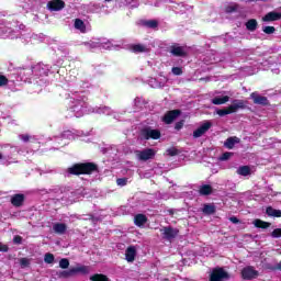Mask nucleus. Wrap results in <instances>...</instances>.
<instances>
[{
    "mask_svg": "<svg viewBox=\"0 0 281 281\" xmlns=\"http://www.w3.org/2000/svg\"><path fill=\"white\" fill-rule=\"evenodd\" d=\"M169 213H171V214H172V211H169Z\"/></svg>",
    "mask_w": 281,
    "mask_h": 281,
    "instance_id": "obj_51",
    "label": "nucleus"
},
{
    "mask_svg": "<svg viewBox=\"0 0 281 281\" xmlns=\"http://www.w3.org/2000/svg\"><path fill=\"white\" fill-rule=\"evenodd\" d=\"M11 205L13 207H23V204L25 203V194L23 193H16L11 196Z\"/></svg>",
    "mask_w": 281,
    "mask_h": 281,
    "instance_id": "obj_14",
    "label": "nucleus"
},
{
    "mask_svg": "<svg viewBox=\"0 0 281 281\" xmlns=\"http://www.w3.org/2000/svg\"><path fill=\"white\" fill-rule=\"evenodd\" d=\"M183 124H186V121H183V120L177 122L176 125H175V130L176 131H181V128H183Z\"/></svg>",
    "mask_w": 281,
    "mask_h": 281,
    "instance_id": "obj_44",
    "label": "nucleus"
},
{
    "mask_svg": "<svg viewBox=\"0 0 281 281\" xmlns=\"http://www.w3.org/2000/svg\"><path fill=\"white\" fill-rule=\"evenodd\" d=\"M3 159V154L0 153V161Z\"/></svg>",
    "mask_w": 281,
    "mask_h": 281,
    "instance_id": "obj_49",
    "label": "nucleus"
},
{
    "mask_svg": "<svg viewBox=\"0 0 281 281\" xmlns=\"http://www.w3.org/2000/svg\"><path fill=\"white\" fill-rule=\"evenodd\" d=\"M55 260L54 254L48 252L44 256V262H46V265H52Z\"/></svg>",
    "mask_w": 281,
    "mask_h": 281,
    "instance_id": "obj_32",
    "label": "nucleus"
},
{
    "mask_svg": "<svg viewBox=\"0 0 281 281\" xmlns=\"http://www.w3.org/2000/svg\"><path fill=\"white\" fill-rule=\"evenodd\" d=\"M211 128H212V122L206 121L204 124H202L200 127H198L193 132V137L195 139H199V137H203V135H205L207 131H210Z\"/></svg>",
    "mask_w": 281,
    "mask_h": 281,
    "instance_id": "obj_10",
    "label": "nucleus"
},
{
    "mask_svg": "<svg viewBox=\"0 0 281 281\" xmlns=\"http://www.w3.org/2000/svg\"><path fill=\"white\" fill-rule=\"evenodd\" d=\"M236 144H240V138L237 136H231L224 142V147L228 148V150H233Z\"/></svg>",
    "mask_w": 281,
    "mask_h": 281,
    "instance_id": "obj_17",
    "label": "nucleus"
},
{
    "mask_svg": "<svg viewBox=\"0 0 281 281\" xmlns=\"http://www.w3.org/2000/svg\"><path fill=\"white\" fill-rule=\"evenodd\" d=\"M254 225H255V227H257L258 229H269V227H271V223L265 222V221H262V220H255V221H254Z\"/></svg>",
    "mask_w": 281,
    "mask_h": 281,
    "instance_id": "obj_24",
    "label": "nucleus"
},
{
    "mask_svg": "<svg viewBox=\"0 0 281 281\" xmlns=\"http://www.w3.org/2000/svg\"><path fill=\"white\" fill-rule=\"evenodd\" d=\"M234 156V153L232 151H226L224 154H222V156L220 157V161H227L228 159H231Z\"/></svg>",
    "mask_w": 281,
    "mask_h": 281,
    "instance_id": "obj_33",
    "label": "nucleus"
},
{
    "mask_svg": "<svg viewBox=\"0 0 281 281\" xmlns=\"http://www.w3.org/2000/svg\"><path fill=\"white\" fill-rule=\"evenodd\" d=\"M132 52H134V54H144V52H147V49L146 46L142 44H134L132 45Z\"/></svg>",
    "mask_w": 281,
    "mask_h": 281,
    "instance_id": "obj_29",
    "label": "nucleus"
},
{
    "mask_svg": "<svg viewBox=\"0 0 281 281\" xmlns=\"http://www.w3.org/2000/svg\"><path fill=\"white\" fill-rule=\"evenodd\" d=\"M53 231L55 232V234L63 235L65 234V232H67V224L56 223L55 225H53Z\"/></svg>",
    "mask_w": 281,
    "mask_h": 281,
    "instance_id": "obj_21",
    "label": "nucleus"
},
{
    "mask_svg": "<svg viewBox=\"0 0 281 281\" xmlns=\"http://www.w3.org/2000/svg\"><path fill=\"white\" fill-rule=\"evenodd\" d=\"M8 82H10V80L8 79V77H5V75H0V87H5V86H8Z\"/></svg>",
    "mask_w": 281,
    "mask_h": 281,
    "instance_id": "obj_38",
    "label": "nucleus"
},
{
    "mask_svg": "<svg viewBox=\"0 0 281 281\" xmlns=\"http://www.w3.org/2000/svg\"><path fill=\"white\" fill-rule=\"evenodd\" d=\"M94 216L93 215H89V221H94Z\"/></svg>",
    "mask_w": 281,
    "mask_h": 281,
    "instance_id": "obj_48",
    "label": "nucleus"
},
{
    "mask_svg": "<svg viewBox=\"0 0 281 281\" xmlns=\"http://www.w3.org/2000/svg\"><path fill=\"white\" fill-rule=\"evenodd\" d=\"M258 276H260V273L258 272V270L254 269V266L245 267L241 270L243 280H256Z\"/></svg>",
    "mask_w": 281,
    "mask_h": 281,
    "instance_id": "obj_7",
    "label": "nucleus"
},
{
    "mask_svg": "<svg viewBox=\"0 0 281 281\" xmlns=\"http://www.w3.org/2000/svg\"><path fill=\"white\" fill-rule=\"evenodd\" d=\"M229 280V273L223 268H215L211 272L210 281Z\"/></svg>",
    "mask_w": 281,
    "mask_h": 281,
    "instance_id": "obj_6",
    "label": "nucleus"
},
{
    "mask_svg": "<svg viewBox=\"0 0 281 281\" xmlns=\"http://www.w3.org/2000/svg\"><path fill=\"white\" fill-rule=\"evenodd\" d=\"M20 267L22 268V269H25V267H30V259H27V258H21L20 259Z\"/></svg>",
    "mask_w": 281,
    "mask_h": 281,
    "instance_id": "obj_37",
    "label": "nucleus"
},
{
    "mask_svg": "<svg viewBox=\"0 0 281 281\" xmlns=\"http://www.w3.org/2000/svg\"><path fill=\"white\" fill-rule=\"evenodd\" d=\"M203 214L206 216H212V214H216V205L214 204H204L202 209Z\"/></svg>",
    "mask_w": 281,
    "mask_h": 281,
    "instance_id": "obj_19",
    "label": "nucleus"
},
{
    "mask_svg": "<svg viewBox=\"0 0 281 281\" xmlns=\"http://www.w3.org/2000/svg\"><path fill=\"white\" fill-rule=\"evenodd\" d=\"M250 99L254 104H259L260 106H269L271 104L267 97L260 95L258 92L250 93Z\"/></svg>",
    "mask_w": 281,
    "mask_h": 281,
    "instance_id": "obj_8",
    "label": "nucleus"
},
{
    "mask_svg": "<svg viewBox=\"0 0 281 281\" xmlns=\"http://www.w3.org/2000/svg\"><path fill=\"white\" fill-rule=\"evenodd\" d=\"M0 251H2L3 254H8V251H10V247H8V245L0 243Z\"/></svg>",
    "mask_w": 281,
    "mask_h": 281,
    "instance_id": "obj_45",
    "label": "nucleus"
},
{
    "mask_svg": "<svg viewBox=\"0 0 281 281\" xmlns=\"http://www.w3.org/2000/svg\"><path fill=\"white\" fill-rule=\"evenodd\" d=\"M77 273H83V276H87V273H89V268L87 266L75 267L70 268L69 270H63L57 273V276L58 278L67 280V278H74V276H76Z\"/></svg>",
    "mask_w": 281,
    "mask_h": 281,
    "instance_id": "obj_3",
    "label": "nucleus"
},
{
    "mask_svg": "<svg viewBox=\"0 0 281 281\" xmlns=\"http://www.w3.org/2000/svg\"><path fill=\"white\" fill-rule=\"evenodd\" d=\"M245 25L248 32H256V30H258V20L250 19L245 23Z\"/></svg>",
    "mask_w": 281,
    "mask_h": 281,
    "instance_id": "obj_20",
    "label": "nucleus"
},
{
    "mask_svg": "<svg viewBox=\"0 0 281 281\" xmlns=\"http://www.w3.org/2000/svg\"><path fill=\"white\" fill-rule=\"evenodd\" d=\"M135 256H137V249L135 246H130L125 250V260L128 262H135Z\"/></svg>",
    "mask_w": 281,
    "mask_h": 281,
    "instance_id": "obj_16",
    "label": "nucleus"
},
{
    "mask_svg": "<svg viewBox=\"0 0 281 281\" xmlns=\"http://www.w3.org/2000/svg\"><path fill=\"white\" fill-rule=\"evenodd\" d=\"M67 172L74 177H80L82 175L91 176L94 172H99L98 164L95 162H76L71 167L67 168Z\"/></svg>",
    "mask_w": 281,
    "mask_h": 281,
    "instance_id": "obj_1",
    "label": "nucleus"
},
{
    "mask_svg": "<svg viewBox=\"0 0 281 281\" xmlns=\"http://www.w3.org/2000/svg\"><path fill=\"white\" fill-rule=\"evenodd\" d=\"M273 269L277 271H281V262L277 263Z\"/></svg>",
    "mask_w": 281,
    "mask_h": 281,
    "instance_id": "obj_47",
    "label": "nucleus"
},
{
    "mask_svg": "<svg viewBox=\"0 0 281 281\" xmlns=\"http://www.w3.org/2000/svg\"><path fill=\"white\" fill-rule=\"evenodd\" d=\"M171 72L173 74V76H181V75H183V68L172 67Z\"/></svg>",
    "mask_w": 281,
    "mask_h": 281,
    "instance_id": "obj_36",
    "label": "nucleus"
},
{
    "mask_svg": "<svg viewBox=\"0 0 281 281\" xmlns=\"http://www.w3.org/2000/svg\"><path fill=\"white\" fill-rule=\"evenodd\" d=\"M267 216H272L273 218H281V210H276L272 206L266 209Z\"/></svg>",
    "mask_w": 281,
    "mask_h": 281,
    "instance_id": "obj_23",
    "label": "nucleus"
},
{
    "mask_svg": "<svg viewBox=\"0 0 281 281\" xmlns=\"http://www.w3.org/2000/svg\"><path fill=\"white\" fill-rule=\"evenodd\" d=\"M160 232H162V238H165V240H172V238L179 236V229L171 226L164 227Z\"/></svg>",
    "mask_w": 281,
    "mask_h": 281,
    "instance_id": "obj_11",
    "label": "nucleus"
},
{
    "mask_svg": "<svg viewBox=\"0 0 281 281\" xmlns=\"http://www.w3.org/2000/svg\"><path fill=\"white\" fill-rule=\"evenodd\" d=\"M212 192H213V189H212V186L210 184L201 186L199 189V194H201V196H210Z\"/></svg>",
    "mask_w": 281,
    "mask_h": 281,
    "instance_id": "obj_22",
    "label": "nucleus"
},
{
    "mask_svg": "<svg viewBox=\"0 0 281 281\" xmlns=\"http://www.w3.org/2000/svg\"><path fill=\"white\" fill-rule=\"evenodd\" d=\"M237 175H240L241 177H249L251 175V167L249 166H241L237 169Z\"/></svg>",
    "mask_w": 281,
    "mask_h": 281,
    "instance_id": "obj_26",
    "label": "nucleus"
},
{
    "mask_svg": "<svg viewBox=\"0 0 281 281\" xmlns=\"http://www.w3.org/2000/svg\"><path fill=\"white\" fill-rule=\"evenodd\" d=\"M135 155L138 161H149V159H155L157 151L154 148H145L143 150H136Z\"/></svg>",
    "mask_w": 281,
    "mask_h": 281,
    "instance_id": "obj_5",
    "label": "nucleus"
},
{
    "mask_svg": "<svg viewBox=\"0 0 281 281\" xmlns=\"http://www.w3.org/2000/svg\"><path fill=\"white\" fill-rule=\"evenodd\" d=\"M116 183H117V186L124 187L128 183V179L127 178H119V179H116Z\"/></svg>",
    "mask_w": 281,
    "mask_h": 281,
    "instance_id": "obj_43",
    "label": "nucleus"
},
{
    "mask_svg": "<svg viewBox=\"0 0 281 281\" xmlns=\"http://www.w3.org/2000/svg\"><path fill=\"white\" fill-rule=\"evenodd\" d=\"M148 223V217L145 214H136L134 217V225L136 227H144Z\"/></svg>",
    "mask_w": 281,
    "mask_h": 281,
    "instance_id": "obj_18",
    "label": "nucleus"
},
{
    "mask_svg": "<svg viewBox=\"0 0 281 281\" xmlns=\"http://www.w3.org/2000/svg\"><path fill=\"white\" fill-rule=\"evenodd\" d=\"M179 115H181V110H170L164 115L162 122L165 124H172Z\"/></svg>",
    "mask_w": 281,
    "mask_h": 281,
    "instance_id": "obj_12",
    "label": "nucleus"
},
{
    "mask_svg": "<svg viewBox=\"0 0 281 281\" xmlns=\"http://www.w3.org/2000/svg\"><path fill=\"white\" fill-rule=\"evenodd\" d=\"M167 153H168V155L170 156V157H177V155H179V149H177V148H169L168 150H167Z\"/></svg>",
    "mask_w": 281,
    "mask_h": 281,
    "instance_id": "obj_40",
    "label": "nucleus"
},
{
    "mask_svg": "<svg viewBox=\"0 0 281 281\" xmlns=\"http://www.w3.org/2000/svg\"><path fill=\"white\" fill-rule=\"evenodd\" d=\"M75 29L79 30L82 34L87 32V25L85 24V21H82L81 19L75 20Z\"/></svg>",
    "mask_w": 281,
    "mask_h": 281,
    "instance_id": "obj_25",
    "label": "nucleus"
},
{
    "mask_svg": "<svg viewBox=\"0 0 281 281\" xmlns=\"http://www.w3.org/2000/svg\"><path fill=\"white\" fill-rule=\"evenodd\" d=\"M90 280L91 281H111L109 280V277H106V274H102V273H95L91 276Z\"/></svg>",
    "mask_w": 281,
    "mask_h": 281,
    "instance_id": "obj_30",
    "label": "nucleus"
},
{
    "mask_svg": "<svg viewBox=\"0 0 281 281\" xmlns=\"http://www.w3.org/2000/svg\"><path fill=\"white\" fill-rule=\"evenodd\" d=\"M65 5V1L63 0H52L47 3V8L50 12H60V10H64Z\"/></svg>",
    "mask_w": 281,
    "mask_h": 281,
    "instance_id": "obj_13",
    "label": "nucleus"
},
{
    "mask_svg": "<svg viewBox=\"0 0 281 281\" xmlns=\"http://www.w3.org/2000/svg\"><path fill=\"white\" fill-rule=\"evenodd\" d=\"M105 1H108V2H109V1H113V0H105Z\"/></svg>",
    "mask_w": 281,
    "mask_h": 281,
    "instance_id": "obj_50",
    "label": "nucleus"
},
{
    "mask_svg": "<svg viewBox=\"0 0 281 281\" xmlns=\"http://www.w3.org/2000/svg\"><path fill=\"white\" fill-rule=\"evenodd\" d=\"M238 11V3L228 4L225 7L226 14H232L233 12Z\"/></svg>",
    "mask_w": 281,
    "mask_h": 281,
    "instance_id": "obj_31",
    "label": "nucleus"
},
{
    "mask_svg": "<svg viewBox=\"0 0 281 281\" xmlns=\"http://www.w3.org/2000/svg\"><path fill=\"white\" fill-rule=\"evenodd\" d=\"M280 19H281V13L276 12V11H271V12H268L262 18V21H263V23H270V22H273V21H280Z\"/></svg>",
    "mask_w": 281,
    "mask_h": 281,
    "instance_id": "obj_15",
    "label": "nucleus"
},
{
    "mask_svg": "<svg viewBox=\"0 0 281 281\" xmlns=\"http://www.w3.org/2000/svg\"><path fill=\"white\" fill-rule=\"evenodd\" d=\"M140 139L148 142L149 139H161V131L153 130V127L147 126L140 130Z\"/></svg>",
    "mask_w": 281,
    "mask_h": 281,
    "instance_id": "obj_4",
    "label": "nucleus"
},
{
    "mask_svg": "<svg viewBox=\"0 0 281 281\" xmlns=\"http://www.w3.org/2000/svg\"><path fill=\"white\" fill-rule=\"evenodd\" d=\"M231 223H233L234 225H238V223H240V220H238V217L236 216H231L229 217Z\"/></svg>",
    "mask_w": 281,
    "mask_h": 281,
    "instance_id": "obj_46",
    "label": "nucleus"
},
{
    "mask_svg": "<svg viewBox=\"0 0 281 281\" xmlns=\"http://www.w3.org/2000/svg\"><path fill=\"white\" fill-rule=\"evenodd\" d=\"M60 269H69V259L63 258L59 260Z\"/></svg>",
    "mask_w": 281,
    "mask_h": 281,
    "instance_id": "obj_34",
    "label": "nucleus"
},
{
    "mask_svg": "<svg viewBox=\"0 0 281 281\" xmlns=\"http://www.w3.org/2000/svg\"><path fill=\"white\" fill-rule=\"evenodd\" d=\"M226 102H229V97H227V95H224V97H215V98L212 100V104H215V105L226 104Z\"/></svg>",
    "mask_w": 281,
    "mask_h": 281,
    "instance_id": "obj_28",
    "label": "nucleus"
},
{
    "mask_svg": "<svg viewBox=\"0 0 281 281\" xmlns=\"http://www.w3.org/2000/svg\"><path fill=\"white\" fill-rule=\"evenodd\" d=\"M272 238H281V228H276L271 233Z\"/></svg>",
    "mask_w": 281,
    "mask_h": 281,
    "instance_id": "obj_41",
    "label": "nucleus"
},
{
    "mask_svg": "<svg viewBox=\"0 0 281 281\" xmlns=\"http://www.w3.org/2000/svg\"><path fill=\"white\" fill-rule=\"evenodd\" d=\"M170 54L176 58H188V50L183 46L172 45L170 47Z\"/></svg>",
    "mask_w": 281,
    "mask_h": 281,
    "instance_id": "obj_9",
    "label": "nucleus"
},
{
    "mask_svg": "<svg viewBox=\"0 0 281 281\" xmlns=\"http://www.w3.org/2000/svg\"><path fill=\"white\" fill-rule=\"evenodd\" d=\"M238 109H245V101L234 100L232 105L217 110V115H220V117H225V115H232V113H236Z\"/></svg>",
    "mask_w": 281,
    "mask_h": 281,
    "instance_id": "obj_2",
    "label": "nucleus"
},
{
    "mask_svg": "<svg viewBox=\"0 0 281 281\" xmlns=\"http://www.w3.org/2000/svg\"><path fill=\"white\" fill-rule=\"evenodd\" d=\"M22 243H23V237L21 235H15L13 237V244L14 245H22Z\"/></svg>",
    "mask_w": 281,
    "mask_h": 281,
    "instance_id": "obj_42",
    "label": "nucleus"
},
{
    "mask_svg": "<svg viewBox=\"0 0 281 281\" xmlns=\"http://www.w3.org/2000/svg\"><path fill=\"white\" fill-rule=\"evenodd\" d=\"M262 32L265 34H276V26H263Z\"/></svg>",
    "mask_w": 281,
    "mask_h": 281,
    "instance_id": "obj_35",
    "label": "nucleus"
},
{
    "mask_svg": "<svg viewBox=\"0 0 281 281\" xmlns=\"http://www.w3.org/2000/svg\"><path fill=\"white\" fill-rule=\"evenodd\" d=\"M19 138H20L22 142H24L25 144H27V142H30L31 139H33L32 136H30V134H21V135L19 136Z\"/></svg>",
    "mask_w": 281,
    "mask_h": 281,
    "instance_id": "obj_39",
    "label": "nucleus"
},
{
    "mask_svg": "<svg viewBox=\"0 0 281 281\" xmlns=\"http://www.w3.org/2000/svg\"><path fill=\"white\" fill-rule=\"evenodd\" d=\"M143 25L149 30H157V27H159V22L157 20H147L143 22Z\"/></svg>",
    "mask_w": 281,
    "mask_h": 281,
    "instance_id": "obj_27",
    "label": "nucleus"
}]
</instances>
